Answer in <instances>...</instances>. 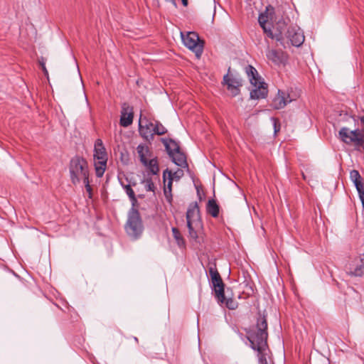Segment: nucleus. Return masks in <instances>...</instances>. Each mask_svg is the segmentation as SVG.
I'll return each mask as SVG.
<instances>
[{
	"label": "nucleus",
	"instance_id": "nucleus-25",
	"mask_svg": "<svg viewBox=\"0 0 364 364\" xmlns=\"http://www.w3.org/2000/svg\"><path fill=\"white\" fill-rule=\"evenodd\" d=\"M265 33L267 35V36L269 38H270L272 39H275L277 42L279 43V44L281 46L284 47V38L281 32L274 33L272 32V31L271 30V28H269Z\"/></svg>",
	"mask_w": 364,
	"mask_h": 364
},
{
	"label": "nucleus",
	"instance_id": "nucleus-11",
	"mask_svg": "<svg viewBox=\"0 0 364 364\" xmlns=\"http://www.w3.org/2000/svg\"><path fill=\"white\" fill-rule=\"evenodd\" d=\"M292 100L289 93L284 90H278L277 94L272 99L270 105L274 109H281Z\"/></svg>",
	"mask_w": 364,
	"mask_h": 364
},
{
	"label": "nucleus",
	"instance_id": "nucleus-37",
	"mask_svg": "<svg viewBox=\"0 0 364 364\" xmlns=\"http://www.w3.org/2000/svg\"><path fill=\"white\" fill-rule=\"evenodd\" d=\"M182 4L184 6H186L188 5V0H181Z\"/></svg>",
	"mask_w": 364,
	"mask_h": 364
},
{
	"label": "nucleus",
	"instance_id": "nucleus-30",
	"mask_svg": "<svg viewBox=\"0 0 364 364\" xmlns=\"http://www.w3.org/2000/svg\"><path fill=\"white\" fill-rule=\"evenodd\" d=\"M220 304H223V303H220ZM223 304H225V306L230 310H235L238 306L237 302L232 298L226 299L225 297V301H224Z\"/></svg>",
	"mask_w": 364,
	"mask_h": 364
},
{
	"label": "nucleus",
	"instance_id": "nucleus-1",
	"mask_svg": "<svg viewBox=\"0 0 364 364\" xmlns=\"http://www.w3.org/2000/svg\"><path fill=\"white\" fill-rule=\"evenodd\" d=\"M267 322L265 316L257 318L255 329L248 332L247 339L251 348L257 352L259 364H268L267 360Z\"/></svg>",
	"mask_w": 364,
	"mask_h": 364
},
{
	"label": "nucleus",
	"instance_id": "nucleus-17",
	"mask_svg": "<svg viewBox=\"0 0 364 364\" xmlns=\"http://www.w3.org/2000/svg\"><path fill=\"white\" fill-rule=\"evenodd\" d=\"M107 157L100 156L95 158V167L96 176L102 177L105 171Z\"/></svg>",
	"mask_w": 364,
	"mask_h": 364
},
{
	"label": "nucleus",
	"instance_id": "nucleus-34",
	"mask_svg": "<svg viewBox=\"0 0 364 364\" xmlns=\"http://www.w3.org/2000/svg\"><path fill=\"white\" fill-rule=\"evenodd\" d=\"M271 119L273 122L274 134H277L280 130V124L279 123V120L274 117H272Z\"/></svg>",
	"mask_w": 364,
	"mask_h": 364
},
{
	"label": "nucleus",
	"instance_id": "nucleus-20",
	"mask_svg": "<svg viewBox=\"0 0 364 364\" xmlns=\"http://www.w3.org/2000/svg\"><path fill=\"white\" fill-rule=\"evenodd\" d=\"M206 211L213 218H217L218 216L220 207L214 199H211L208 201Z\"/></svg>",
	"mask_w": 364,
	"mask_h": 364
},
{
	"label": "nucleus",
	"instance_id": "nucleus-24",
	"mask_svg": "<svg viewBox=\"0 0 364 364\" xmlns=\"http://www.w3.org/2000/svg\"><path fill=\"white\" fill-rule=\"evenodd\" d=\"M126 193L127 194V196H129L130 200H131V203L132 204V206H135L136 203H137V199L135 196V193H134V191H133V189L132 188L131 186L129 184L128 185H123L122 184Z\"/></svg>",
	"mask_w": 364,
	"mask_h": 364
},
{
	"label": "nucleus",
	"instance_id": "nucleus-18",
	"mask_svg": "<svg viewBox=\"0 0 364 364\" xmlns=\"http://www.w3.org/2000/svg\"><path fill=\"white\" fill-rule=\"evenodd\" d=\"M169 156L171 158L172 161L176 165L182 168L186 167L188 166L186 155L181 151V149L173 152Z\"/></svg>",
	"mask_w": 364,
	"mask_h": 364
},
{
	"label": "nucleus",
	"instance_id": "nucleus-35",
	"mask_svg": "<svg viewBox=\"0 0 364 364\" xmlns=\"http://www.w3.org/2000/svg\"><path fill=\"white\" fill-rule=\"evenodd\" d=\"M183 175V171L181 170V169H178L175 172H172V177H173V179H176V180H179Z\"/></svg>",
	"mask_w": 364,
	"mask_h": 364
},
{
	"label": "nucleus",
	"instance_id": "nucleus-9",
	"mask_svg": "<svg viewBox=\"0 0 364 364\" xmlns=\"http://www.w3.org/2000/svg\"><path fill=\"white\" fill-rule=\"evenodd\" d=\"M266 58L269 62L276 66L285 65L289 60V55L286 52L269 47L266 50Z\"/></svg>",
	"mask_w": 364,
	"mask_h": 364
},
{
	"label": "nucleus",
	"instance_id": "nucleus-14",
	"mask_svg": "<svg viewBox=\"0 0 364 364\" xmlns=\"http://www.w3.org/2000/svg\"><path fill=\"white\" fill-rule=\"evenodd\" d=\"M134 117L133 109L127 104H124L121 111L120 125L127 127L132 124Z\"/></svg>",
	"mask_w": 364,
	"mask_h": 364
},
{
	"label": "nucleus",
	"instance_id": "nucleus-12",
	"mask_svg": "<svg viewBox=\"0 0 364 364\" xmlns=\"http://www.w3.org/2000/svg\"><path fill=\"white\" fill-rule=\"evenodd\" d=\"M347 273L353 277H362L364 274V257L354 259L346 265Z\"/></svg>",
	"mask_w": 364,
	"mask_h": 364
},
{
	"label": "nucleus",
	"instance_id": "nucleus-10",
	"mask_svg": "<svg viewBox=\"0 0 364 364\" xmlns=\"http://www.w3.org/2000/svg\"><path fill=\"white\" fill-rule=\"evenodd\" d=\"M154 122L148 119L146 117L139 118V131L140 135L146 141H151L154 139Z\"/></svg>",
	"mask_w": 364,
	"mask_h": 364
},
{
	"label": "nucleus",
	"instance_id": "nucleus-26",
	"mask_svg": "<svg viewBox=\"0 0 364 364\" xmlns=\"http://www.w3.org/2000/svg\"><path fill=\"white\" fill-rule=\"evenodd\" d=\"M172 232H173V236L174 239L176 240L177 245L179 247L185 246L184 239L183 238L182 235H181L178 229L176 228H172Z\"/></svg>",
	"mask_w": 364,
	"mask_h": 364
},
{
	"label": "nucleus",
	"instance_id": "nucleus-31",
	"mask_svg": "<svg viewBox=\"0 0 364 364\" xmlns=\"http://www.w3.org/2000/svg\"><path fill=\"white\" fill-rule=\"evenodd\" d=\"M142 183H144V188L146 191H155V186L151 178H145Z\"/></svg>",
	"mask_w": 364,
	"mask_h": 364
},
{
	"label": "nucleus",
	"instance_id": "nucleus-28",
	"mask_svg": "<svg viewBox=\"0 0 364 364\" xmlns=\"http://www.w3.org/2000/svg\"><path fill=\"white\" fill-rule=\"evenodd\" d=\"M357 191L358 193L359 198L362 202V205L364 207V184L361 181H357L354 183Z\"/></svg>",
	"mask_w": 364,
	"mask_h": 364
},
{
	"label": "nucleus",
	"instance_id": "nucleus-19",
	"mask_svg": "<svg viewBox=\"0 0 364 364\" xmlns=\"http://www.w3.org/2000/svg\"><path fill=\"white\" fill-rule=\"evenodd\" d=\"M168 176V183L164 185V194L167 198L170 196L171 198V190H172V181H173V177H172V171H169L168 169H166L164 171L163 177H164V181L166 183V178Z\"/></svg>",
	"mask_w": 364,
	"mask_h": 364
},
{
	"label": "nucleus",
	"instance_id": "nucleus-16",
	"mask_svg": "<svg viewBox=\"0 0 364 364\" xmlns=\"http://www.w3.org/2000/svg\"><path fill=\"white\" fill-rule=\"evenodd\" d=\"M136 151L141 164H145L147 160L151 159L152 152L150 148L146 144H139L136 147Z\"/></svg>",
	"mask_w": 364,
	"mask_h": 364
},
{
	"label": "nucleus",
	"instance_id": "nucleus-33",
	"mask_svg": "<svg viewBox=\"0 0 364 364\" xmlns=\"http://www.w3.org/2000/svg\"><path fill=\"white\" fill-rule=\"evenodd\" d=\"M82 182L84 183L85 189H86L87 192L88 193V197L90 198H92V188H91L90 185L89 178H87L85 181H83Z\"/></svg>",
	"mask_w": 364,
	"mask_h": 364
},
{
	"label": "nucleus",
	"instance_id": "nucleus-23",
	"mask_svg": "<svg viewBox=\"0 0 364 364\" xmlns=\"http://www.w3.org/2000/svg\"><path fill=\"white\" fill-rule=\"evenodd\" d=\"M107 157L105 149L103 146L102 141L100 139H97L95 143V154L94 158L96 157Z\"/></svg>",
	"mask_w": 364,
	"mask_h": 364
},
{
	"label": "nucleus",
	"instance_id": "nucleus-27",
	"mask_svg": "<svg viewBox=\"0 0 364 364\" xmlns=\"http://www.w3.org/2000/svg\"><path fill=\"white\" fill-rule=\"evenodd\" d=\"M152 131L154 132V135H163L167 132V129L158 121L154 123V129Z\"/></svg>",
	"mask_w": 364,
	"mask_h": 364
},
{
	"label": "nucleus",
	"instance_id": "nucleus-6",
	"mask_svg": "<svg viewBox=\"0 0 364 364\" xmlns=\"http://www.w3.org/2000/svg\"><path fill=\"white\" fill-rule=\"evenodd\" d=\"M125 230L129 237L136 240L142 234L144 226L139 211L132 208L128 214Z\"/></svg>",
	"mask_w": 364,
	"mask_h": 364
},
{
	"label": "nucleus",
	"instance_id": "nucleus-21",
	"mask_svg": "<svg viewBox=\"0 0 364 364\" xmlns=\"http://www.w3.org/2000/svg\"><path fill=\"white\" fill-rule=\"evenodd\" d=\"M161 140L169 156L180 149L179 145L174 140L171 139H162Z\"/></svg>",
	"mask_w": 364,
	"mask_h": 364
},
{
	"label": "nucleus",
	"instance_id": "nucleus-3",
	"mask_svg": "<svg viewBox=\"0 0 364 364\" xmlns=\"http://www.w3.org/2000/svg\"><path fill=\"white\" fill-rule=\"evenodd\" d=\"M245 73L251 85L255 87L250 92V98L254 100L265 98L268 94L267 86L264 82L262 81L256 68L249 65L245 68Z\"/></svg>",
	"mask_w": 364,
	"mask_h": 364
},
{
	"label": "nucleus",
	"instance_id": "nucleus-32",
	"mask_svg": "<svg viewBox=\"0 0 364 364\" xmlns=\"http://www.w3.org/2000/svg\"><path fill=\"white\" fill-rule=\"evenodd\" d=\"M350 178L351 181L353 182V183H356L357 181H361L362 178L357 170H352L350 172Z\"/></svg>",
	"mask_w": 364,
	"mask_h": 364
},
{
	"label": "nucleus",
	"instance_id": "nucleus-8",
	"mask_svg": "<svg viewBox=\"0 0 364 364\" xmlns=\"http://www.w3.org/2000/svg\"><path fill=\"white\" fill-rule=\"evenodd\" d=\"M182 41L186 47L196 53L199 58L203 50V42L200 40L197 33L187 32L186 34L181 33Z\"/></svg>",
	"mask_w": 364,
	"mask_h": 364
},
{
	"label": "nucleus",
	"instance_id": "nucleus-29",
	"mask_svg": "<svg viewBox=\"0 0 364 364\" xmlns=\"http://www.w3.org/2000/svg\"><path fill=\"white\" fill-rule=\"evenodd\" d=\"M267 18H268L267 16L264 14H259V18H258L259 23L260 26L262 27V28L263 29V31L264 33L270 28H267L266 26V23L267 22Z\"/></svg>",
	"mask_w": 364,
	"mask_h": 364
},
{
	"label": "nucleus",
	"instance_id": "nucleus-22",
	"mask_svg": "<svg viewBox=\"0 0 364 364\" xmlns=\"http://www.w3.org/2000/svg\"><path fill=\"white\" fill-rule=\"evenodd\" d=\"M153 175H157L159 171L158 160L156 157L151 158L146 161V163L142 164Z\"/></svg>",
	"mask_w": 364,
	"mask_h": 364
},
{
	"label": "nucleus",
	"instance_id": "nucleus-7",
	"mask_svg": "<svg viewBox=\"0 0 364 364\" xmlns=\"http://www.w3.org/2000/svg\"><path fill=\"white\" fill-rule=\"evenodd\" d=\"M208 272L211 279V283L215 291V297L218 303L225 301L224 283L216 268V264H213L208 267Z\"/></svg>",
	"mask_w": 364,
	"mask_h": 364
},
{
	"label": "nucleus",
	"instance_id": "nucleus-4",
	"mask_svg": "<svg viewBox=\"0 0 364 364\" xmlns=\"http://www.w3.org/2000/svg\"><path fill=\"white\" fill-rule=\"evenodd\" d=\"M360 122L364 125V116L360 118ZM339 139L346 144H353L355 146L364 148V129H356L350 130L347 127H342L339 132Z\"/></svg>",
	"mask_w": 364,
	"mask_h": 364
},
{
	"label": "nucleus",
	"instance_id": "nucleus-36",
	"mask_svg": "<svg viewBox=\"0 0 364 364\" xmlns=\"http://www.w3.org/2000/svg\"><path fill=\"white\" fill-rule=\"evenodd\" d=\"M40 63L41 65L42 69L44 71V73H47L48 72H47V70L46 68L45 63L43 62H40Z\"/></svg>",
	"mask_w": 364,
	"mask_h": 364
},
{
	"label": "nucleus",
	"instance_id": "nucleus-2",
	"mask_svg": "<svg viewBox=\"0 0 364 364\" xmlns=\"http://www.w3.org/2000/svg\"><path fill=\"white\" fill-rule=\"evenodd\" d=\"M70 181L76 186L81 181L89 178V170L87 161L79 156L71 159L69 164Z\"/></svg>",
	"mask_w": 364,
	"mask_h": 364
},
{
	"label": "nucleus",
	"instance_id": "nucleus-5",
	"mask_svg": "<svg viewBox=\"0 0 364 364\" xmlns=\"http://www.w3.org/2000/svg\"><path fill=\"white\" fill-rule=\"evenodd\" d=\"M187 226L188 228L189 237L196 240L198 233L196 228L201 227L200 210L197 202L191 203L186 212Z\"/></svg>",
	"mask_w": 364,
	"mask_h": 364
},
{
	"label": "nucleus",
	"instance_id": "nucleus-15",
	"mask_svg": "<svg viewBox=\"0 0 364 364\" xmlns=\"http://www.w3.org/2000/svg\"><path fill=\"white\" fill-rule=\"evenodd\" d=\"M288 38L292 46L299 47L304 41V36L300 31H296L294 28L288 30Z\"/></svg>",
	"mask_w": 364,
	"mask_h": 364
},
{
	"label": "nucleus",
	"instance_id": "nucleus-13",
	"mask_svg": "<svg viewBox=\"0 0 364 364\" xmlns=\"http://www.w3.org/2000/svg\"><path fill=\"white\" fill-rule=\"evenodd\" d=\"M223 82L232 96H236L240 93V87L242 86L240 78L228 73L224 76Z\"/></svg>",
	"mask_w": 364,
	"mask_h": 364
}]
</instances>
